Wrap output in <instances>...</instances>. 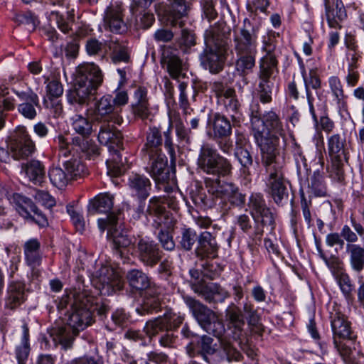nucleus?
<instances>
[{"label": "nucleus", "instance_id": "1", "mask_svg": "<svg viewBox=\"0 0 364 364\" xmlns=\"http://www.w3.org/2000/svg\"><path fill=\"white\" fill-rule=\"evenodd\" d=\"M258 112L255 115L252 114V127L260 148L262 164L267 174L268 192L277 205H282L283 200L288 198V193L284 173V158L278 149L279 139L277 134H282V124L273 112L267 113L264 121Z\"/></svg>", "mask_w": 364, "mask_h": 364}, {"label": "nucleus", "instance_id": "2", "mask_svg": "<svg viewBox=\"0 0 364 364\" xmlns=\"http://www.w3.org/2000/svg\"><path fill=\"white\" fill-rule=\"evenodd\" d=\"M68 304L70 306L68 326H58L50 330V336L53 341L56 344H60L65 349L71 346L74 336L91 325L94 311H97L100 315L105 314L107 311L106 305L94 304L93 297L82 292L63 297L58 308H66Z\"/></svg>", "mask_w": 364, "mask_h": 364}, {"label": "nucleus", "instance_id": "3", "mask_svg": "<svg viewBox=\"0 0 364 364\" xmlns=\"http://www.w3.org/2000/svg\"><path fill=\"white\" fill-rule=\"evenodd\" d=\"M183 300L199 325L207 333L220 338L221 352L226 359L228 361L238 360L241 357L240 353L233 346L230 339L221 338L225 332V326L216 314L193 297L183 296Z\"/></svg>", "mask_w": 364, "mask_h": 364}, {"label": "nucleus", "instance_id": "4", "mask_svg": "<svg viewBox=\"0 0 364 364\" xmlns=\"http://www.w3.org/2000/svg\"><path fill=\"white\" fill-rule=\"evenodd\" d=\"M103 82L100 68L93 63H84L77 68L73 87L68 93L70 104L87 105Z\"/></svg>", "mask_w": 364, "mask_h": 364}, {"label": "nucleus", "instance_id": "5", "mask_svg": "<svg viewBox=\"0 0 364 364\" xmlns=\"http://www.w3.org/2000/svg\"><path fill=\"white\" fill-rule=\"evenodd\" d=\"M205 49L200 55L203 66L210 73H218L223 68L228 50V42L220 25L205 31Z\"/></svg>", "mask_w": 364, "mask_h": 364}, {"label": "nucleus", "instance_id": "6", "mask_svg": "<svg viewBox=\"0 0 364 364\" xmlns=\"http://www.w3.org/2000/svg\"><path fill=\"white\" fill-rule=\"evenodd\" d=\"M198 166L205 173L218 177L231 175L232 165L229 159L221 156L213 145L204 143L200 149Z\"/></svg>", "mask_w": 364, "mask_h": 364}, {"label": "nucleus", "instance_id": "7", "mask_svg": "<svg viewBox=\"0 0 364 364\" xmlns=\"http://www.w3.org/2000/svg\"><path fill=\"white\" fill-rule=\"evenodd\" d=\"M259 27L245 19L242 27L234 31V48L236 53L257 52V38Z\"/></svg>", "mask_w": 364, "mask_h": 364}, {"label": "nucleus", "instance_id": "8", "mask_svg": "<svg viewBox=\"0 0 364 364\" xmlns=\"http://www.w3.org/2000/svg\"><path fill=\"white\" fill-rule=\"evenodd\" d=\"M93 283L102 295H109L113 291L120 290L123 287V282L119 274L107 266H103L96 272Z\"/></svg>", "mask_w": 364, "mask_h": 364}, {"label": "nucleus", "instance_id": "9", "mask_svg": "<svg viewBox=\"0 0 364 364\" xmlns=\"http://www.w3.org/2000/svg\"><path fill=\"white\" fill-rule=\"evenodd\" d=\"M88 112L97 121L113 122L117 124L122 122V118L119 115L117 108L113 105L110 95L102 96Z\"/></svg>", "mask_w": 364, "mask_h": 364}, {"label": "nucleus", "instance_id": "10", "mask_svg": "<svg viewBox=\"0 0 364 364\" xmlns=\"http://www.w3.org/2000/svg\"><path fill=\"white\" fill-rule=\"evenodd\" d=\"M98 226L102 231L107 229L108 237H112L114 247L118 249L117 253L122 257L124 252L120 249L122 248L125 250V248L132 244V240L126 233L118 231L117 216L112 214L106 219H98Z\"/></svg>", "mask_w": 364, "mask_h": 364}, {"label": "nucleus", "instance_id": "11", "mask_svg": "<svg viewBox=\"0 0 364 364\" xmlns=\"http://www.w3.org/2000/svg\"><path fill=\"white\" fill-rule=\"evenodd\" d=\"M227 317L232 324L233 339L238 342L241 349L246 352L248 356L252 357L255 353L250 348L246 333L243 331L242 326L245 322L240 311L237 308L229 309L227 310Z\"/></svg>", "mask_w": 364, "mask_h": 364}, {"label": "nucleus", "instance_id": "12", "mask_svg": "<svg viewBox=\"0 0 364 364\" xmlns=\"http://www.w3.org/2000/svg\"><path fill=\"white\" fill-rule=\"evenodd\" d=\"M212 89L218 98V103L223 105L226 113L235 119L240 105L236 97L235 90L219 82H214Z\"/></svg>", "mask_w": 364, "mask_h": 364}, {"label": "nucleus", "instance_id": "13", "mask_svg": "<svg viewBox=\"0 0 364 364\" xmlns=\"http://www.w3.org/2000/svg\"><path fill=\"white\" fill-rule=\"evenodd\" d=\"M16 209L24 218L34 220L38 225L46 227L48 225L46 217L38 210L33 201L22 195H14Z\"/></svg>", "mask_w": 364, "mask_h": 364}, {"label": "nucleus", "instance_id": "14", "mask_svg": "<svg viewBox=\"0 0 364 364\" xmlns=\"http://www.w3.org/2000/svg\"><path fill=\"white\" fill-rule=\"evenodd\" d=\"M124 9L119 4L108 6L104 16L105 28L112 33H125L127 31V25L124 18Z\"/></svg>", "mask_w": 364, "mask_h": 364}, {"label": "nucleus", "instance_id": "15", "mask_svg": "<svg viewBox=\"0 0 364 364\" xmlns=\"http://www.w3.org/2000/svg\"><path fill=\"white\" fill-rule=\"evenodd\" d=\"M192 289L208 303L223 302L229 296L228 292L216 283H195Z\"/></svg>", "mask_w": 364, "mask_h": 364}, {"label": "nucleus", "instance_id": "16", "mask_svg": "<svg viewBox=\"0 0 364 364\" xmlns=\"http://www.w3.org/2000/svg\"><path fill=\"white\" fill-rule=\"evenodd\" d=\"M268 60V63L271 64V59H269ZM267 63H264L260 65V71L259 74V82L257 92L259 100L262 103H269L272 101L274 87V83L272 81L271 77L274 68L269 67Z\"/></svg>", "mask_w": 364, "mask_h": 364}, {"label": "nucleus", "instance_id": "17", "mask_svg": "<svg viewBox=\"0 0 364 364\" xmlns=\"http://www.w3.org/2000/svg\"><path fill=\"white\" fill-rule=\"evenodd\" d=\"M136 248L140 261L146 266L153 267L161 259L160 250L153 241L139 238Z\"/></svg>", "mask_w": 364, "mask_h": 364}, {"label": "nucleus", "instance_id": "18", "mask_svg": "<svg viewBox=\"0 0 364 364\" xmlns=\"http://www.w3.org/2000/svg\"><path fill=\"white\" fill-rule=\"evenodd\" d=\"M252 215L257 223L263 227L273 228L274 217L260 196H252L250 200Z\"/></svg>", "mask_w": 364, "mask_h": 364}, {"label": "nucleus", "instance_id": "19", "mask_svg": "<svg viewBox=\"0 0 364 364\" xmlns=\"http://www.w3.org/2000/svg\"><path fill=\"white\" fill-rule=\"evenodd\" d=\"M150 161V173L156 183H161L165 191L168 186L164 183L168 178L169 172L167 168V159L161 154L158 152L154 154H148Z\"/></svg>", "mask_w": 364, "mask_h": 364}, {"label": "nucleus", "instance_id": "20", "mask_svg": "<svg viewBox=\"0 0 364 364\" xmlns=\"http://www.w3.org/2000/svg\"><path fill=\"white\" fill-rule=\"evenodd\" d=\"M218 248L215 237L209 232H203L198 236L196 255L201 259L215 258L218 255Z\"/></svg>", "mask_w": 364, "mask_h": 364}, {"label": "nucleus", "instance_id": "21", "mask_svg": "<svg viewBox=\"0 0 364 364\" xmlns=\"http://www.w3.org/2000/svg\"><path fill=\"white\" fill-rule=\"evenodd\" d=\"M13 157L16 160L27 159L34 150L35 145L30 136L22 129V136L14 140L10 144Z\"/></svg>", "mask_w": 364, "mask_h": 364}, {"label": "nucleus", "instance_id": "22", "mask_svg": "<svg viewBox=\"0 0 364 364\" xmlns=\"http://www.w3.org/2000/svg\"><path fill=\"white\" fill-rule=\"evenodd\" d=\"M132 109L135 116L143 120L149 117V104L147 91L144 87H138L136 88L133 96Z\"/></svg>", "mask_w": 364, "mask_h": 364}, {"label": "nucleus", "instance_id": "23", "mask_svg": "<svg viewBox=\"0 0 364 364\" xmlns=\"http://www.w3.org/2000/svg\"><path fill=\"white\" fill-rule=\"evenodd\" d=\"M23 249L27 264L31 267L33 275L38 277V270L36 268L41 263L40 242L36 239L29 240L24 244Z\"/></svg>", "mask_w": 364, "mask_h": 364}, {"label": "nucleus", "instance_id": "24", "mask_svg": "<svg viewBox=\"0 0 364 364\" xmlns=\"http://www.w3.org/2000/svg\"><path fill=\"white\" fill-rule=\"evenodd\" d=\"M129 188L132 194L139 199L145 200L149 195L151 182L149 179L139 174H133L129 178Z\"/></svg>", "mask_w": 364, "mask_h": 364}, {"label": "nucleus", "instance_id": "25", "mask_svg": "<svg viewBox=\"0 0 364 364\" xmlns=\"http://www.w3.org/2000/svg\"><path fill=\"white\" fill-rule=\"evenodd\" d=\"M113 196L108 193H101L95 198L90 200L88 205V213L90 215H95L97 213H104L108 214L106 219L109 215L113 214L110 211L113 207Z\"/></svg>", "mask_w": 364, "mask_h": 364}, {"label": "nucleus", "instance_id": "26", "mask_svg": "<svg viewBox=\"0 0 364 364\" xmlns=\"http://www.w3.org/2000/svg\"><path fill=\"white\" fill-rule=\"evenodd\" d=\"M98 140L102 144L108 146L109 150L114 148H121L122 145V134L109 126H102L98 134Z\"/></svg>", "mask_w": 364, "mask_h": 364}, {"label": "nucleus", "instance_id": "27", "mask_svg": "<svg viewBox=\"0 0 364 364\" xmlns=\"http://www.w3.org/2000/svg\"><path fill=\"white\" fill-rule=\"evenodd\" d=\"M326 16L328 26L331 28H340L341 22L346 16V10L341 2H333L329 5L328 0L326 1Z\"/></svg>", "mask_w": 364, "mask_h": 364}, {"label": "nucleus", "instance_id": "28", "mask_svg": "<svg viewBox=\"0 0 364 364\" xmlns=\"http://www.w3.org/2000/svg\"><path fill=\"white\" fill-rule=\"evenodd\" d=\"M26 300L25 286L21 282H12L8 289L6 299L7 308L14 309L19 306Z\"/></svg>", "mask_w": 364, "mask_h": 364}, {"label": "nucleus", "instance_id": "29", "mask_svg": "<svg viewBox=\"0 0 364 364\" xmlns=\"http://www.w3.org/2000/svg\"><path fill=\"white\" fill-rule=\"evenodd\" d=\"M111 51V59L113 63H128L130 58L129 48L126 41L117 39L110 40L105 43Z\"/></svg>", "mask_w": 364, "mask_h": 364}, {"label": "nucleus", "instance_id": "30", "mask_svg": "<svg viewBox=\"0 0 364 364\" xmlns=\"http://www.w3.org/2000/svg\"><path fill=\"white\" fill-rule=\"evenodd\" d=\"M331 318L334 338H350L351 330L345 316L341 312L335 311L331 313Z\"/></svg>", "mask_w": 364, "mask_h": 364}, {"label": "nucleus", "instance_id": "31", "mask_svg": "<svg viewBox=\"0 0 364 364\" xmlns=\"http://www.w3.org/2000/svg\"><path fill=\"white\" fill-rule=\"evenodd\" d=\"M346 250L351 268L358 273L364 270V243L362 245L346 244Z\"/></svg>", "mask_w": 364, "mask_h": 364}, {"label": "nucleus", "instance_id": "32", "mask_svg": "<svg viewBox=\"0 0 364 364\" xmlns=\"http://www.w3.org/2000/svg\"><path fill=\"white\" fill-rule=\"evenodd\" d=\"M88 137H74L72 141L73 145L77 151L81 152L82 156L87 159H95L100 154L99 149Z\"/></svg>", "mask_w": 364, "mask_h": 364}, {"label": "nucleus", "instance_id": "33", "mask_svg": "<svg viewBox=\"0 0 364 364\" xmlns=\"http://www.w3.org/2000/svg\"><path fill=\"white\" fill-rule=\"evenodd\" d=\"M209 124L213 131L215 139H223L230 136L232 133V126L230 121L223 115L215 114Z\"/></svg>", "mask_w": 364, "mask_h": 364}, {"label": "nucleus", "instance_id": "34", "mask_svg": "<svg viewBox=\"0 0 364 364\" xmlns=\"http://www.w3.org/2000/svg\"><path fill=\"white\" fill-rule=\"evenodd\" d=\"M235 70L240 75L245 76L252 72L255 65V54L250 53H236Z\"/></svg>", "mask_w": 364, "mask_h": 364}, {"label": "nucleus", "instance_id": "35", "mask_svg": "<svg viewBox=\"0 0 364 364\" xmlns=\"http://www.w3.org/2000/svg\"><path fill=\"white\" fill-rule=\"evenodd\" d=\"M350 223L356 233L346 225L342 228L341 236L347 242V244H355L358 240V235L360 237H364V228L353 215L350 216Z\"/></svg>", "mask_w": 364, "mask_h": 364}, {"label": "nucleus", "instance_id": "36", "mask_svg": "<svg viewBox=\"0 0 364 364\" xmlns=\"http://www.w3.org/2000/svg\"><path fill=\"white\" fill-rule=\"evenodd\" d=\"M162 62L166 65L167 71L172 78L178 79L181 77L183 65L177 55L164 53Z\"/></svg>", "mask_w": 364, "mask_h": 364}, {"label": "nucleus", "instance_id": "37", "mask_svg": "<svg viewBox=\"0 0 364 364\" xmlns=\"http://www.w3.org/2000/svg\"><path fill=\"white\" fill-rule=\"evenodd\" d=\"M26 176L34 183H41L44 176L45 170L43 165L37 160H33L26 164H22Z\"/></svg>", "mask_w": 364, "mask_h": 364}, {"label": "nucleus", "instance_id": "38", "mask_svg": "<svg viewBox=\"0 0 364 364\" xmlns=\"http://www.w3.org/2000/svg\"><path fill=\"white\" fill-rule=\"evenodd\" d=\"M127 279L129 286L136 290H144L149 287V279L140 269H134L127 274Z\"/></svg>", "mask_w": 364, "mask_h": 364}, {"label": "nucleus", "instance_id": "39", "mask_svg": "<svg viewBox=\"0 0 364 364\" xmlns=\"http://www.w3.org/2000/svg\"><path fill=\"white\" fill-rule=\"evenodd\" d=\"M51 17L55 18L58 25V28L65 33H68L71 27L70 23L74 21L75 10H67L61 8L60 10L51 12Z\"/></svg>", "mask_w": 364, "mask_h": 364}, {"label": "nucleus", "instance_id": "40", "mask_svg": "<svg viewBox=\"0 0 364 364\" xmlns=\"http://www.w3.org/2000/svg\"><path fill=\"white\" fill-rule=\"evenodd\" d=\"M119 149H109L111 157L107 160L108 173L112 176H119L125 171L123 159L119 153Z\"/></svg>", "mask_w": 364, "mask_h": 364}, {"label": "nucleus", "instance_id": "41", "mask_svg": "<svg viewBox=\"0 0 364 364\" xmlns=\"http://www.w3.org/2000/svg\"><path fill=\"white\" fill-rule=\"evenodd\" d=\"M275 38V33L270 32L268 33L267 36L263 37V50L267 53V54L262 57L260 65L264 63H269V59H271V64L267 63L269 67L276 68L277 65V60L276 59V56L274 54V51L275 50V44L274 43V38Z\"/></svg>", "mask_w": 364, "mask_h": 364}, {"label": "nucleus", "instance_id": "42", "mask_svg": "<svg viewBox=\"0 0 364 364\" xmlns=\"http://www.w3.org/2000/svg\"><path fill=\"white\" fill-rule=\"evenodd\" d=\"M345 139L339 134L331 136L328 140V151L331 158L346 159Z\"/></svg>", "mask_w": 364, "mask_h": 364}, {"label": "nucleus", "instance_id": "43", "mask_svg": "<svg viewBox=\"0 0 364 364\" xmlns=\"http://www.w3.org/2000/svg\"><path fill=\"white\" fill-rule=\"evenodd\" d=\"M162 138L160 131L156 127H151L147 134L146 143L145 144L147 154H154L161 152V146Z\"/></svg>", "mask_w": 364, "mask_h": 364}, {"label": "nucleus", "instance_id": "44", "mask_svg": "<svg viewBox=\"0 0 364 364\" xmlns=\"http://www.w3.org/2000/svg\"><path fill=\"white\" fill-rule=\"evenodd\" d=\"M308 192L315 196H324L326 194V188L323 182V175L319 170L314 172L311 176L308 185Z\"/></svg>", "mask_w": 364, "mask_h": 364}, {"label": "nucleus", "instance_id": "45", "mask_svg": "<svg viewBox=\"0 0 364 364\" xmlns=\"http://www.w3.org/2000/svg\"><path fill=\"white\" fill-rule=\"evenodd\" d=\"M68 173L60 167H52L48 171V177L51 183L59 189L65 188L71 181Z\"/></svg>", "mask_w": 364, "mask_h": 364}, {"label": "nucleus", "instance_id": "46", "mask_svg": "<svg viewBox=\"0 0 364 364\" xmlns=\"http://www.w3.org/2000/svg\"><path fill=\"white\" fill-rule=\"evenodd\" d=\"M199 350L198 355H200L207 363H210V355L215 354L217 350V344L214 343V340L209 336H203L198 342Z\"/></svg>", "mask_w": 364, "mask_h": 364}, {"label": "nucleus", "instance_id": "47", "mask_svg": "<svg viewBox=\"0 0 364 364\" xmlns=\"http://www.w3.org/2000/svg\"><path fill=\"white\" fill-rule=\"evenodd\" d=\"M22 333L21 343L17 346L16 353L18 364H25V360L28 358L30 352L29 330L26 323H23L22 326Z\"/></svg>", "mask_w": 364, "mask_h": 364}, {"label": "nucleus", "instance_id": "48", "mask_svg": "<svg viewBox=\"0 0 364 364\" xmlns=\"http://www.w3.org/2000/svg\"><path fill=\"white\" fill-rule=\"evenodd\" d=\"M223 198L228 199L232 204L239 205L245 202L244 196L232 183L223 182Z\"/></svg>", "mask_w": 364, "mask_h": 364}, {"label": "nucleus", "instance_id": "49", "mask_svg": "<svg viewBox=\"0 0 364 364\" xmlns=\"http://www.w3.org/2000/svg\"><path fill=\"white\" fill-rule=\"evenodd\" d=\"M72 127L75 132L81 136L80 137L89 136L92 132V123L82 115L73 117Z\"/></svg>", "mask_w": 364, "mask_h": 364}, {"label": "nucleus", "instance_id": "50", "mask_svg": "<svg viewBox=\"0 0 364 364\" xmlns=\"http://www.w3.org/2000/svg\"><path fill=\"white\" fill-rule=\"evenodd\" d=\"M8 94V88L0 86V129L4 125V121L2 117L3 112L14 109L16 105L14 99L9 96Z\"/></svg>", "mask_w": 364, "mask_h": 364}, {"label": "nucleus", "instance_id": "51", "mask_svg": "<svg viewBox=\"0 0 364 364\" xmlns=\"http://www.w3.org/2000/svg\"><path fill=\"white\" fill-rule=\"evenodd\" d=\"M65 170L70 180L80 177L85 173V166L77 159H71L65 161Z\"/></svg>", "mask_w": 364, "mask_h": 364}, {"label": "nucleus", "instance_id": "52", "mask_svg": "<svg viewBox=\"0 0 364 364\" xmlns=\"http://www.w3.org/2000/svg\"><path fill=\"white\" fill-rule=\"evenodd\" d=\"M235 156L242 166L243 173L250 174L249 167L252 164L253 160L247 147H235Z\"/></svg>", "mask_w": 364, "mask_h": 364}, {"label": "nucleus", "instance_id": "53", "mask_svg": "<svg viewBox=\"0 0 364 364\" xmlns=\"http://www.w3.org/2000/svg\"><path fill=\"white\" fill-rule=\"evenodd\" d=\"M331 164L328 168L330 177L337 181H341L344 178L343 160L346 159L331 158Z\"/></svg>", "mask_w": 364, "mask_h": 364}, {"label": "nucleus", "instance_id": "54", "mask_svg": "<svg viewBox=\"0 0 364 364\" xmlns=\"http://www.w3.org/2000/svg\"><path fill=\"white\" fill-rule=\"evenodd\" d=\"M334 345L345 362L354 364L356 363L355 352L346 342L338 341L334 338Z\"/></svg>", "mask_w": 364, "mask_h": 364}, {"label": "nucleus", "instance_id": "55", "mask_svg": "<svg viewBox=\"0 0 364 364\" xmlns=\"http://www.w3.org/2000/svg\"><path fill=\"white\" fill-rule=\"evenodd\" d=\"M164 330H166V324L161 316L147 321L144 328V331L150 338Z\"/></svg>", "mask_w": 364, "mask_h": 364}, {"label": "nucleus", "instance_id": "56", "mask_svg": "<svg viewBox=\"0 0 364 364\" xmlns=\"http://www.w3.org/2000/svg\"><path fill=\"white\" fill-rule=\"evenodd\" d=\"M197 240L198 241V236L196 232L191 229H184L180 237L179 245L182 249L191 250Z\"/></svg>", "mask_w": 364, "mask_h": 364}, {"label": "nucleus", "instance_id": "57", "mask_svg": "<svg viewBox=\"0 0 364 364\" xmlns=\"http://www.w3.org/2000/svg\"><path fill=\"white\" fill-rule=\"evenodd\" d=\"M15 20L18 24L24 25L28 31H33L38 24L37 18L31 12L17 14Z\"/></svg>", "mask_w": 364, "mask_h": 364}, {"label": "nucleus", "instance_id": "58", "mask_svg": "<svg viewBox=\"0 0 364 364\" xmlns=\"http://www.w3.org/2000/svg\"><path fill=\"white\" fill-rule=\"evenodd\" d=\"M147 211L150 215H155L157 216L159 225H161L162 218H166L167 214L166 213L165 208L160 203L158 198H154L150 200Z\"/></svg>", "mask_w": 364, "mask_h": 364}, {"label": "nucleus", "instance_id": "59", "mask_svg": "<svg viewBox=\"0 0 364 364\" xmlns=\"http://www.w3.org/2000/svg\"><path fill=\"white\" fill-rule=\"evenodd\" d=\"M223 182L219 178H206L205 181L208 192L215 198H223Z\"/></svg>", "mask_w": 364, "mask_h": 364}, {"label": "nucleus", "instance_id": "60", "mask_svg": "<svg viewBox=\"0 0 364 364\" xmlns=\"http://www.w3.org/2000/svg\"><path fill=\"white\" fill-rule=\"evenodd\" d=\"M163 322L166 324V331L178 327L183 322V318L173 312H168L161 316Z\"/></svg>", "mask_w": 364, "mask_h": 364}, {"label": "nucleus", "instance_id": "61", "mask_svg": "<svg viewBox=\"0 0 364 364\" xmlns=\"http://www.w3.org/2000/svg\"><path fill=\"white\" fill-rule=\"evenodd\" d=\"M328 84L337 102H340L344 98V92L340 79L336 76H332L328 79Z\"/></svg>", "mask_w": 364, "mask_h": 364}, {"label": "nucleus", "instance_id": "62", "mask_svg": "<svg viewBox=\"0 0 364 364\" xmlns=\"http://www.w3.org/2000/svg\"><path fill=\"white\" fill-rule=\"evenodd\" d=\"M321 257L335 277L343 272V264L338 257H331L328 259L323 255Z\"/></svg>", "mask_w": 364, "mask_h": 364}, {"label": "nucleus", "instance_id": "63", "mask_svg": "<svg viewBox=\"0 0 364 364\" xmlns=\"http://www.w3.org/2000/svg\"><path fill=\"white\" fill-rule=\"evenodd\" d=\"M160 306V301L158 297L151 296V297H146L144 304L141 309H137V311L139 314L143 315L146 312H151L153 311L157 310Z\"/></svg>", "mask_w": 364, "mask_h": 364}, {"label": "nucleus", "instance_id": "64", "mask_svg": "<svg viewBox=\"0 0 364 364\" xmlns=\"http://www.w3.org/2000/svg\"><path fill=\"white\" fill-rule=\"evenodd\" d=\"M63 93V87L61 83L58 80H52L47 85L48 97L50 100L58 99Z\"/></svg>", "mask_w": 364, "mask_h": 364}]
</instances>
